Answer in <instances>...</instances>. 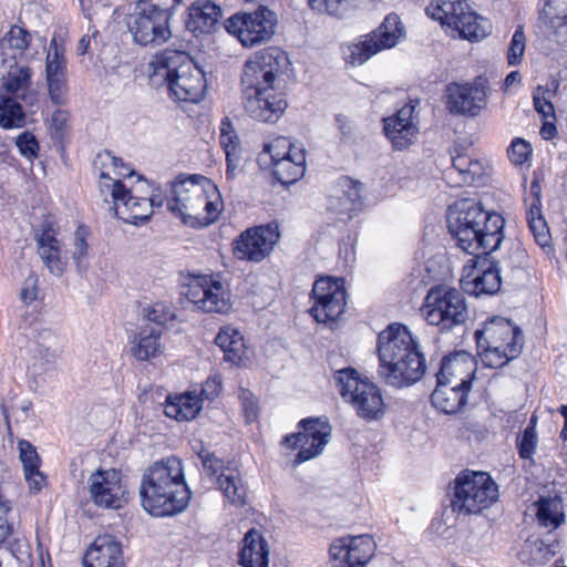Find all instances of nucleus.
Masks as SVG:
<instances>
[{"instance_id": "1", "label": "nucleus", "mask_w": 567, "mask_h": 567, "mask_svg": "<svg viewBox=\"0 0 567 567\" xmlns=\"http://www.w3.org/2000/svg\"><path fill=\"white\" fill-rule=\"evenodd\" d=\"M504 225L499 214L472 198L456 200L447 212V228L456 246L473 257L488 256L501 246Z\"/></svg>"}, {"instance_id": "2", "label": "nucleus", "mask_w": 567, "mask_h": 567, "mask_svg": "<svg viewBox=\"0 0 567 567\" xmlns=\"http://www.w3.org/2000/svg\"><path fill=\"white\" fill-rule=\"evenodd\" d=\"M378 374L390 386L402 389L419 382L426 371L419 341L401 323H392L378 334Z\"/></svg>"}, {"instance_id": "3", "label": "nucleus", "mask_w": 567, "mask_h": 567, "mask_svg": "<svg viewBox=\"0 0 567 567\" xmlns=\"http://www.w3.org/2000/svg\"><path fill=\"white\" fill-rule=\"evenodd\" d=\"M190 495L182 461L175 456L155 462L142 475L141 504L153 516L165 517L182 513L188 506Z\"/></svg>"}, {"instance_id": "4", "label": "nucleus", "mask_w": 567, "mask_h": 567, "mask_svg": "<svg viewBox=\"0 0 567 567\" xmlns=\"http://www.w3.org/2000/svg\"><path fill=\"white\" fill-rule=\"evenodd\" d=\"M151 81L166 84L169 96L179 102H199L206 91L204 71L187 53L166 49L156 53L147 66Z\"/></svg>"}, {"instance_id": "5", "label": "nucleus", "mask_w": 567, "mask_h": 567, "mask_svg": "<svg viewBox=\"0 0 567 567\" xmlns=\"http://www.w3.org/2000/svg\"><path fill=\"white\" fill-rule=\"evenodd\" d=\"M483 363L493 369L502 368L516 359L523 350L524 337L519 327L504 317L486 320L474 333Z\"/></svg>"}, {"instance_id": "6", "label": "nucleus", "mask_w": 567, "mask_h": 567, "mask_svg": "<svg viewBox=\"0 0 567 567\" xmlns=\"http://www.w3.org/2000/svg\"><path fill=\"white\" fill-rule=\"evenodd\" d=\"M182 0H138L127 19L133 40L141 47H158L172 38L169 27Z\"/></svg>"}, {"instance_id": "7", "label": "nucleus", "mask_w": 567, "mask_h": 567, "mask_svg": "<svg viewBox=\"0 0 567 567\" xmlns=\"http://www.w3.org/2000/svg\"><path fill=\"white\" fill-rule=\"evenodd\" d=\"M338 392L349 403L357 415L365 421L379 420L384 414V401L381 390L351 367L334 372Z\"/></svg>"}, {"instance_id": "8", "label": "nucleus", "mask_w": 567, "mask_h": 567, "mask_svg": "<svg viewBox=\"0 0 567 567\" xmlns=\"http://www.w3.org/2000/svg\"><path fill=\"white\" fill-rule=\"evenodd\" d=\"M498 496V486L488 473L465 470L454 480L451 508L457 515L480 514Z\"/></svg>"}, {"instance_id": "9", "label": "nucleus", "mask_w": 567, "mask_h": 567, "mask_svg": "<svg viewBox=\"0 0 567 567\" xmlns=\"http://www.w3.org/2000/svg\"><path fill=\"white\" fill-rule=\"evenodd\" d=\"M421 311L426 322L440 332L453 331L468 319L464 291L442 285L427 291Z\"/></svg>"}, {"instance_id": "10", "label": "nucleus", "mask_w": 567, "mask_h": 567, "mask_svg": "<svg viewBox=\"0 0 567 567\" xmlns=\"http://www.w3.org/2000/svg\"><path fill=\"white\" fill-rule=\"evenodd\" d=\"M425 12L471 42L481 41L491 33L489 21L472 11L465 0H433Z\"/></svg>"}, {"instance_id": "11", "label": "nucleus", "mask_w": 567, "mask_h": 567, "mask_svg": "<svg viewBox=\"0 0 567 567\" xmlns=\"http://www.w3.org/2000/svg\"><path fill=\"white\" fill-rule=\"evenodd\" d=\"M404 38L405 28L400 17L389 13L375 30L343 47V59L347 64L362 65L377 53L394 48Z\"/></svg>"}, {"instance_id": "12", "label": "nucleus", "mask_w": 567, "mask_h": 567, "mask_svg": "<svg viewBox=\"0 0 567 567\" xmlns=\"http://www.w3.org/2000/svg\"><path fill=\"white\" fill-rule=\"evenodd\" d=\"M207 189L218 193L217 186L203 175H179L171 183L169 194L166 195L167 208L179 216L185 225L192 227L197 224L194 219L200 212L203 195Z\"/></svg>"}, {"instance_id": "13", "label": "nucleus", "mask_w": 567, "mask_h": 567, "mask_svg": "<svg viewBox=\"0 0 567 567\" xmlns=\"http://www.w3.org/2000/svg\"><path fill=\"white\" fill-rule=\"evenodd\" d=\"M289 64L288 55L277 47L257 52L246 61L241 75L243 94H257L258 90L275 89L276 76Z\"/></svg>"}, {"instance_id": "14", "label": "nucleus", "mask_w": 567, "mask_h": 567, "mask_svg": "<svg viewBox=\"0 0 567 567\" xmlns=\"http://www.w3.org/2000/svg\"><path fill=\"white\" fill-rule=\"evenodd\" d=\"M277 23L276 14L265 6L254 12H238L225 21L227 32L246 48L265 43L271 39Z\"/></svg>"}, {"instance_id": "15", "label": "nucleus", "mask_w": 567, "mask_h": 567, "mask_svg": "<svg viewBox=\"0 0 567 567\" xmlns=\"http://www.w3.org/2000/svg\"><path fill=\"white\" fill-rule=\"evenodd\" d=\"M310 313L318 322H334L344 312L347 292L342 278L321 277L312 287Z\"/></svg>"}, {"instance_id": "16", "label": "nucleus", "mask_w": 567, "mask_h": 567, "mask_svg": "<svg viewBox=\"0 0 567 567\" xmlns=\"http://www.w3.org/2000/svg\"><path fill=\"white\" fill-rule=\"evenodd\" d=\"M197 455L204 473L215 481L225 498L233 505L243 506L246 503V487L240 473L236 468L226 466L224 460L205 447H202Z\"/></svg>"}, {"instance_id": "17", "label": "nucleus", "mask_w": 567, "mask_h": 567, "mask_svg": "<svg viewBox=\"0 0 567 567\" xmlns=\"http://www.w3.org/2000/svg\"><path fill=\"white\" fill-rule=\"evenodd\" d=\"M488 80L476 76L472 82H452L445 87L446 107L452 114L476 116L486 105Z\"/></svg>"}, {"instance_id": "18", "label": "nucleus", "mask_w": 567, "mask_h": 567, "mask_svg": "<svg viewBox=\"0 0 567 567\" xmlns=\"http://www.w3.org/2000/svg\"><path fill=\"white\" fill-rule=\"evenodd\" d=\"M279 237L275 223L246 229L234 240V255L240 260L259 262L272 251Z\"/></svg>"}, {"instance_id": "19", "label": "nucleus", "mask_w": 567, "mask_h": 567, "mask_svg": "<svg viewBox=\"0 0 567 567\" xmlns=\"http://www.w3.org/2000/svg\"><path fill=\"white\" fill-rule=\"evenodd\" d=\"M101 192L107 190L111 194L115 216L127 224L143 225L150 220L153 210L152 204L146 197L133 195L122 181L113 184L100 183Z\"/></svg>"}, {"instance_id": "20", "label": "nucleus", "mask_w": 567, "mask_h": 567, "mask_svg": "<svg viewBox=\"0 0 567 567\" xmlns=\"http://www.w3.org/2000/svg\"><path fill=\"white\" fill-rule=\"evenodd\" d=\"M93 503L103 508H121L128 502V491L121 473L115 470L96 471L89 478Z\"/></svg>"}, {"instance_id": "21", "label": "nucleus", "mask_w": 567, "mask_h": 567, "mask_svg": "<svg viewBox=\"0 0 567 567\" xmlns=\"http://www.w3.org/2000/svg\"><path fill=\"white\" fill-rule=\"evenodd\" d=\"M471 261L474 265L461 279L463 291L475 297L498 292L502 286L499 261L487 256L474 257Z\"/></svg>"}, {"instance_id": "22", "label": "nucleus", "mask_w": 567, "mask_h": 567, "mask_svg": "<svg viewBox=\"0 0 567 567\" xmlns=\"http://www.w3.org/2000/svg\"><path fill=\"white\" fill-rule=\"evenodd\" d=\"M186 296L205 312L225 313L231 307L228 291L219 280L212 277H202L194 281Z\"/></svg>"}, {"instance_id": "23", "label": "nucleus", "mask_w": 567, "mask_h": 567, "mask_svg": "<svg viewBox=\"0 0 567 567\" xmlns=\"http://www.w3.org/2000/svg\"><path fill=\"white\" fill-rule=\"evenodd\" d=\"M373 540L369 535L340 538L329 548L332 567H364L373 553Z\"/></svg>"}, {"instance_id": "24", "label": "nucleus", "mask_w": 567, "mask_h": 567, "mask_svg": "<svg viewBox=\"0 0 567 567\" xmlns=\"http://www.w3.org/2000/svg\"><path fill=\"white\" fill-rule=\"evenodd\" d=\"M243 105L251 118L262 123H276L288 106L284 94L275 89L258 90L257 94H243Z\"/></svg>"}, {"instance_id": "25", "label": "nucleus", "mask_w": 567, "mask_h": 567, "mask_svg": "<svg viewBox=\"0 0 567 567\" xmlns=\"http://www.w3.org/2000/svg\"><path fill=\"white\" fill-rule=\"evenodd\" d=\"M303 444L293 460L295 465L307 462L322 453L331 436V425L327 417H307L299 424Z\"/></svg>"}, {"instance_id": "26", "label": "nucleus", "mask_w": 567, "mask_h": 567, "mask_svg": "<svg viewBox=\"0 0 567 567\" xmlns=\"http://www.w3.org/2000/svg\"><path fill=\"white\" fill-rule=\"evenodd\" d=\"M475 372L474 357L465 351H458L442 359L436 381L471 390Z\"/></svg>"}, {"instance_id": "27", "label": "nucleus", "mask_w": 567, "mask_h": 567, "mask_svg": "<svg viewBox=\"0 0 567 567\" xmlns=\"http://www.w3.org/2000/svg\"><path fill=\"white\" fill-rule=\"evenodd\" d=\"M45 73L50 100L56 105H64L68 92L66 60L54 40L47 55Z\"/></svg>"}, {"instance_id": "28", "label": "nucleus", "mask_w": 567, "mask_h": 567, "mask_svg": "<svg viewBox=\"0 0 567 567\" xmlns=\"http://www.w3.org/2000/svg\"><path fill=\"white\" fill-rule=\"evenodd\" d=\"M37 252L53 276L60 277L64 274L68 265L66 258L62 257V245L50 224L41 225V229L34 234Z\"/></svg>"}, {"instance_id": "29", "label": "nucleus", "mask_w": 567, "mask_h": 567, "mask_svg": "<svg viewBox=\"0 0 567 567\" xmlns=\"http://www.w3.org/2000/svg\"><path fill=\"white\" fill-rule=\"evenodd\" d=\"M414 106L405 104L394 115L383 120V131L395 150L408 148L417 134L413 120Z\"/></svg>"}, {"instance_id": "30", "label": "nucleus", "mask_w": 567, "mask_h": 567, "mask_svg": "<svg viewBox=\"0 0 567 567\" xmlns=\"http://www.w3.org/2000/svg\"><path fill=\"white\" fill-rule=\"evenodd\" d=\"M223 10L215 0H194L187 9L185 28L195 37L209 34L221 18Z\"/></svg>"}, {"instance_id": "31", "label": "nucleus", "mask_w": 567, "mask_h": 567, "mask_svg": "<svg viewBox=\"0 0 567 567\" xmlns=\"http://www.w3.org/2000/svg\"><path fill=\"white\" fill-rule=\"evenodd\" d=\"M85 567H125L121 544L111 535L95 538L83 559Z\"/></svg>"}, {"instance_id": "32", "label": "nucleus", "mask_w": 567, "mask_h": 567, "mask_svg": "<svg viewBox=\"0 0 567 567\" xmlns=\"http://www.w3.org/2000/svg\"><path fill=\"white\" fill-rule=\"evenodd\" d=\"M526 220L530 234L539 247H549L551 236L542 212V187L538 181H532L529 186V197L526 199Z\"/></svg>"}, {"instance_id": "33", "label": "nucleus", "mask_w": 567, "mask_h": 567, "mask_svg": "<svg viewBox=\"0 0 567 567\" xmlns=\"http://www.w3.org/2000/svg\"><path fill=\"white\" fill-rule=\"evenodd\" d=\"M1 63L7 68L3 86L7 92L24 99L31 84V69L27 64H20L16 54L2 56Z\"/></svg>"}, {"instance_id": "34", "label": "nucleus", "mask_w": 567, "mask_h": 567, "mask_svg": "<svg viewBox=\"0 0 567 567\" xmlns=\"http://www.w3.org/2000/svg\"><path fill=\"white\" fill-rule=\"evenodd\" d=\"M436 382V388L431 394L432 405L445 414L458 412L466 404L467 393L470 390L450 385L440 381Z\"/></svg>"}, {"instance_id": "35", "label": "nucleus", "mask_w": 567, "mask_h": 567, "mask_svg": "<svg viewBox=\"0 0 567 567\" xmlns=\"http://www.w3.org/2000/svg\"><path fill=\"white\" fill-rule=\"evenodd\" d=\"M268 554L267 542L256 529H250L243 539L239 564L244 567H267Z\"/></svg>"}, {"instance_id": "36", "label": "nucleus", "mask_w": 567, "mask_h": 567, "mask_svg": "<svg viewBox=\"0 0 567 567\" xmlns=\"http://www.w3.org/2000/svg\"><path fill=\"white\" fill-rule=\"evenodd\" d=\"M162 334L152 326H141L131 347V354L138 361H147L161 355L163 353Z\"/></svg>"}, {"instance_id": "37", "label": "nucleus", "mask_w": 567, "mask_h": 567, "mask_svg": "<svg viewBox=\"0 0 567 567\" xmlns=\"http://www.w3.org/2000/svg\"><path fill=\"white\" fill-rule=\"evenodd\" d=\"M202 410V400L192 393L175 396L168 395L164 404V413L176 421H189Z\"/></svg>"}, {"instance_id": "38", "label": "nucleus", "mask_w": 567, "mask_h": 567, "mask_svg": "<svg viewBox=\"0 0 567 567\" xmlns=\"http://www.w3.org/2000/svg\"><path fill=\"white\" fill-rule=\"evenodd\" d=\"M306 171V153L292 151L291 156L281 157L272 165L275 178L282 185H290L300 179Z\"/></svg>"}, {"instance_id": "39", "label": "nucleus", "mask_w": 567, "mask_h": 567, "mask_svg": "<svg viewBox=\"0 0 567 567\" xmlns=\"http://www.w3.org/2000/svg\"><path fill=\"white\" fill-rule=\"evenodd\" d=\"M360 183L349 182L348 188L339 196L330 197L329 209L342 221L350 220L361 208Z\"/></svg>"}, {"instance_id": "40", "label": "nucleus", "mask_w": 567, "mask_h": 567, "mask_svg": "<svg viewBox=\"0 0 567 567\" xmlns=\"http://www.w3.org/2000/svg\"><path fill=\"white\" fill-rule=\"evenodd\" d=\"M215 343L224 352L225 361L240 364L246 354V347L238 330L231 327L221 328L215 338Z\"/></svg>"}, {"instance_id": "41", "label": "nucleus", "mask_w": 567, "mask_h": 567, "mask_svg": "<svg viewBox=\"0 0 567 567\" xmlns=\"http://www.w3.org/2000/svg\"><path fill=\"white\" fill-rule=\"evenodd\" d=\"M176 320V310L168 302H154L143 309L142 326H152L154 330H159L161 333L171 329Z\"/></svg>"}, {"instance_id": "42", "label": "nucleus", "mask_w": 567, "mask_h": 567, "mask_svg": "<svg viewBox=\"0 0 567 567\" xmlns=\"http://www.w3.org/2000/svg\"><path fill=\"white\" fill-rule=\"evenodd\" d=\"M93 165L94 169L100 171V179L112 182L111 184L121 181V177L131 176L133 174V171L123 159L114 156L110 151L99 153Z\"/></svg>"}, {"instance_id": "43", "label": "nucleus", "mask_w": 567, "mask_h": 567, "mask_svg": "<svg viewBox=\"0 0 567 567\" xmlns=\"http://www.w3.org/2000/svg\"><path fill=\"white\" fill-rule=\"evenodd\" d=\"M537 519L542 526L553 529L559 527L565 520L561 502L557 498L540 499Z\"/></svg>"}, {"instance_id": "44", "label": "nucleus", "mask_w": 567, "mask_h": 567, "mask_svg": "<svg viewBox=\"0 0 567 567\" xmlns=\"http://www.w3.org/2000/svg\"><path fill=\"white\" fill-rule=\"evenodd\" d=\"M452 166L458 173L462 183L473 184L483 175V164L471 158L466 154H456L452 156Z\"/></svg>"}, {"instance_id": "45", "label": "nucleus", "mask_w": 567, "mask_h": 567, "mask_svg": "<svg viewBox=\"0 0 567 567\" xmlns=\"http://www.w3.org/2000/svg\"><path fill=\"white\" fill-rule=\"evenodd\" d=\"M31 42V34L24 28L12 25L8 33L0 40V55L8 58L11 54L4 53L3 50L8 47L12 50V54L23 55L24 50L28 49Z\"/></svg>"}, {"instance_id": "46", "label": "nucleus", "mask_w": 567, "mask_h": 567, "mask_svg": "<svg viewBox=\"0 0 567 567\" xmlns=\"http://www.w3.org/2000/svg\"><path fill=\"white\" fill-rule=\"evenodd\" d=\"M25 123V114L19 102L11 97H4L0 103V125L3 128L22 127Z\"/></svg>"}, {"instance_id": "47", "label": "nucleus", "mask_w": 567, "mask_h": 567, "mask_svg": "<svg viewBox=\"0 0 567 567\" xmlns=\"http://www.w3.org/2000/svg\"><path fill=\"white\" fill-rule=\"evenodd\" d=\"M302 147L293 145L289 138L285 136H279L272 140L270 143H266L264 145L262 153L260 155V159L262 161L265 156H269L271 165H274L277 159L281 157L291 156L292 151H302Z\"/></svg>"}, {"instance_id": "48", "label": "nucleus", "mask_w": 567, "mask_h": 567, "mask_svg": "<svg viewBox=\"0 0 567 567\" xmlns=\"http://www.w3.org/2000/svg\"><path fill=\"white\" fill-rule=\"evenodd\" d=\"M210 189L205 190V195H203V204H200V212L196 214V219H194L197 224L192 225V227H204L212 223H214L219 213H220V202L218 199L212 200L208 198V192Z\"/></svg>"}, {"instance_id": "49", "label": "nucleus", "mask_w": 567, "mask_h": 567, "mask_svg": "<svg viewBox=\"0 0 567 567\" xmlns=\"http://www.w3.org/2000/svg\"><path fill=\"white\" fill-rule=\"evenodd\" d=\"M219 142L227 156H237L239 154V138L228 117L221 120Z\"/></svg>"}, {"instance_id": "50", "label": "nucleus", "mask_w": 567, "mask_h": 567, "mask_svg": "<svg viewBox=\"0 0 567 567\" xmlns=\"http://www.w3.org/2000/svg\"><path fill=\"white\" fill-rule=\"evenodd\" d=\"M18 447L20 453V461L23 465V472L32 473V471L39 470L41 460L35 447L25 440L19 441Z\"/></svg>"}, {"instance_id": "51", "label": "nucleus", "mask_w": 567, "mask_h": 567, "mask_svg": "<svg viewBox=\"0 0 567 567\" xmlns=\"http://www.w3.org/2000/svg\"><path fill=\"white\" fill-rule=\"evenodd\" d=\"M525 44L526 37L523 27H518L512 37L507 51V61L509 65H517L522 62L525 53Z\"/></svg>"}, {"instance_id": "52", "label": "nucleus", "mask_w": 567, "mask_h": 567, "mask_svg": "<svg viewBox=\"0 0 567 567\" xmlns=\"http://www.w3.org/2000/svg\"><path fill=\"white\" fill-rule=\"evenodd\" d=\"M309 7L319 13L342 17L348 7V0H308Z\"/></svg>"}, {"instance_id": "53", "label": "nucleus", "mask_w": 567, "mask_h": 567, "mask_svg": "<svg viewBox=\"0 0 567 567\" xmlns=\"http://www.w3.org/2000/svg\"><path fill=\"white\" fill-rule=\"evenodd\" d=\"M547 39L557 45L567 44V19L547 18Z\"/></svg>"}, {"instance_id": "54", "label": "nucleus", "mask_w": 567, "mask_h": 567, "mask_svg": "<svg viewBox=\"0 0 567 567\" xmlns=\"http://www.w3.org/2000/svg\"><path fill=\"white\" fill-rule=\"evenodd\" d=\"M508 157L515 165H523L532 155V145L522 137H515L507 150Z\"/></svg>"}, {"instance_id": "55", "label": "nucleus", "mask_w": 567, "mask_h": 567, "mask_svg": "<svg viewBox=\"0 0 567 567\" xmlns=\"http://www.w3.org/2000/svg\"><path fill=\"white\" fill-rule=\"evenodd\" d=\"M537 445V435L535 429L532 426H527L523 435L517 439V450L518 454L524 460H529L533 457Z\"/></svg>"}, {"instance_id": "56", "label": "nucleus", "mask_w": 567, "mask_h": 567, "mask_svg": "<svg viewBox=\"0 0 567 567\" xmlns=\"http://www.w3.org/2000/svg\"><path fill=\"white\" fill-rule=\"evenodd\" d=\"M16 145L22 156L29 159L38 157L40 146L33 133L24 131L19 134L16 140Z\"/></svg>"}, {"instance_id": "57", "label": "nucleus", "mask_w": 567, "mask_h": 567, "mask_svg": "<svg viewBox=\"0 0 567 567\" xmlns=\"http://www.w3.org/2000/svg\"><path fill=\"white\" fill-rule=\"evenodd\" d=\"M91 235L90 228L80 225L74 233V250H73V259L76 265L81 262L83 258L87 256L89 244L87 239Z\"/></svg>"}, {"instance_id": "58", "label": "nucleus", "mask_w": 567, "mask_h": 567, "mask_svg": "<svg viewBox=\"0 0 567 567\" xmlns=\"http://www.w3.org/2000/svg\"><path fill=\"white\" fill-rule=\"evenodd\" d=\"M39 292V277L37 274L31 272L25 280L20 291L21 301L29 306L38 298Z\"/></svg>"}, {"instance_id": "59", "label": "nucleus", "mask_w": 567, "mask_h": 567, "mask_svg": "<svg viewBox=\"0 0 567 567\" xmlns=\"http://www.w3.org/2000/svg\"><path fill=\"white\" fill-rule=\"evenodd\" d=\"M69 122V113L64 110H56L51 117V134L54 138H62Z\"/></svg>"}, {"instance_id": "60", "label": "nucleus", "mask_w": 567, "mask_h": 567, "mask_svg": "<svg viewBox=\"0 0 567 567\" xmlns=\"http://www.w3.org/2000/svg\"><path fill=\"white\" fill-rule=\"evenodd\" d=\"M239 398L241 401L246 421L247 422L255 421L258 415V406H257L256 401L254 400L252 394L247 390H243Z\"/></svg>"}, {"instance_id": "61", "label": "nucleus", "mask_w": 567, "mask_h": 567, "mask_svg": "<svg viewBox=\"0 0 567 567\" xmlns=\"http://www.w3.org/2000/svg\"><path fill=\"white\" fill-rule=\"evenodd\" d=\"M546 18L567 19V0H547L544 7Z\"/></svg>"}, {"instance_id": "62", "label": "nucleus", "mask_w": 567, "mask_h": 567, "mask_svg": "<svg viewBox=\"0 0 567 567\" xmlns=\"http://www.w3.org/2000/svg\"><path fill=\"white\" fill-rule=\"evenodd\" d=\"M24 478L28 483L31 493H39L47 485V476L39 470L32 473H24Z\"/></svg>"}, {"instance_id": "63", "label": "nucleus", "mask_w": 567, "mask_h": 567, "mask_svg": "<svg viewBox=\"0 0 567 567\" xmlns=\"http://www.w3.org/2000/svg\"><path fill=\"white\" fill-rule=\"evenodd\" d=\"M535 110L543 115L545 118L555 120V109L553 103L545 96H540L538 93L533 96Z\"/></svg>"}, {"instance_id": "64", "label": "nucleus", "mask_w": 567, "mask_h": 567, "mask_svg": "<svg viewBox=\"0 0 567 567\" xmlns=\"http://www.w3.org/2000/svg\"><path fill=\"white\" fill-rule=\"evenodd\" d=\"M526 259V252L520 247L511 249L508 255L503 259V264L509 268H519Z\"/></svg>"}]
</instances>
